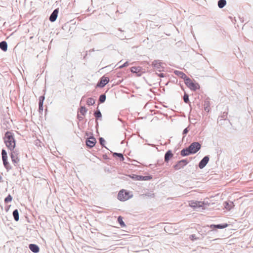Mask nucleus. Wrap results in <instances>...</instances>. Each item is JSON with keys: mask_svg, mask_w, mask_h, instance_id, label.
I'll use <instances>...</instances> for the list:
<instances>
[{"mask_svg": "<svg viewBox=\"0 0 253 253\" xmlns=\"http://www.w3.org/2000/svg\"><path fill=\"white\" fill-rule=\"evenodd\" d=\"M224 208H225L227 210H230L233 207V204L231 203V204H229L228 202H226L224 203Z\"/></svg>", "mask_w": 253, "mask_h": 253, "instance_id": "b1692460", "label": "nucleus"}, {"mask_svg": "<svg viewBox=\"0 0 253 253\" xmlns=\"http://www.w3.org/2000/svg\"><path fill=\"white\" fill-rule=\"evenodd\" d=\"M1 157H2V161H3V165L4 168L6 169H11L9 163L7 161V155L6 152L5 150H1Z\"/></svg>", "mask_w": 253, "mask_h": 253, "instance_id": "423d86ee", "label": "nucleus"}, {"mask_svg": "<svg viewBox=\"0 0 253 253\" xmlns=\"http://www.w3.org/2000/svg\"><path fill=\"white\" fill-rule=\"evenodd\" d=\"M205 203L202 201L191 200L188 201V205L193 209L202 208L204 209Z\"/></svg>", "mask_w": 253, "mask_h": 253, "instance_id": "39448f33", "label": "nucleus"}, {"mask_svg": "<svg viewBox=\"0 0 253 253\" xmlns=\"http://www.w3.org/2000/svg\"><path fill=\"white\" fill-rule=\"evenodd\" d=\"M86 103H87V104L88 106H91L93 105L94 104L95 101L94 99L92 98H88Z\"/></svg>", "mask_w": 253, "mask_h": 253, "instance_id": "a878e982", "label": "nucleus"}, {"mask_svg": "<svg viewBox=\"0 0 253 253\" xmlns=\"http://www.w3.org/2000/svg\"><path fill=\"white\" fill-rule=\"evenodd\" d=\"M96 143V139L94 137H89L85 141L86 145L89 148L94 146Z\"/></svg>", "mask_w": 253, "mask_h": 253, "instance_id": "f8f14e48", "label": "nucleus"}, {"mask_svg": "<svg viewBox=\"0 0 253 253\" xmlns=\"http://www.w3.org/2000/svg\"><path fill=\"white\" fill-rule=\"evenodd\" d=\"M158 76L160 77H164V75L162 73H160V74H158Z\"/></svg>", "mask_w": 253, "mask_h": 253, "instance_id": "c9c22d12", "label": "nucleus"}, {"mask_svg": "<svg viewBox=\"0 0 253 253\" xmlns=\"http://www.w3.org/2000/svg\"><path fill=\"white\" fill-rule=\"evenodd\" d=\"M2 181V177L0 176V182H1Z\"/></svg>", "mask_w": 253, "mask_h": 253, "instance_id": "4c0bfd02", "label": "nucleus"}, {"mask_svg": "<svg viewBox=\"0 0 253 253\" xmlns=\"http://www.w3.org/2000/svg\"><path fill=\"white\" fill-rule=\"evenodd\" d=\"M29 249L33 253H39L40 248L38 246L34 244H31L29 245Z\"/></svg>", "mask_w": 253, "mask_h": 253, "instance_id": "f3484780", "label": "nucleus"}, {"mask_svg": "<svg viewBox=\"0 0 253 253\" xmlns=\"http://www.w3.org/2000/svg\"><path fill=\"white\" fill-rule=\"evenodd\" d=\"M105 100V95L104 94L101 95L99 97L100 102H103Z\"/></svg>", "mask_w": 253, "mask_h": 253, "instance_id": "7c9ffc66", "label": "nucleus"}, {"mask_svg": "<svg viewBox=\"0 0 253 253\" xmlns=\"http://www.w3.org/2000/svg\"><path fill=\"white\" fill-rule=\"evenodd\" d=\"M94 116L96 118H99L101 117V113L99 111H96L95 113H94Z\"/></svg>", "mask_w": 253, "mask_h": 253, "instance_id": "c756f323", "label": "nucleus"}, {"mask_svg": "<svg viewBox=\"0 0 253 253\" xmlns=\"http://www.w3.org/2000/svg\"><path fill=\"white\" fill-rule=\"evenodd\" d=\"M130 71H131L132 73L136 74L138 76L145 73V70L140 66H133L130 69Z\"/></svg>", "mask_w": 253, "mask_h": 253, "instance_id": "6e6552de", "label": "nucleus"}, {"mask_svg": "<svg viewBox=\"0 0 253 253\" xmlns=\"http://www.w3.org/2000/svg\"><path fill=\"white\" fill-rule=\"evenodd\" d=\"M119 30L120 31H122L121 29L120 28L119 29Z\"/></svg>", "mask_w": 253, "mask_h": 253, "instance_id": "a19ab883", "label": "nucleus"}, {"mask_svg": "<svg viewBox=\"0 0 253 253\" xmlns=\"http://www.w3.org/2000/svg\"><path fill=\"white\" fill-rule=\"evenodd\" d=\"M44 100V97L43 96H41L39 97V111L42 112L43 111V103Z\"/></svg>", "mask_w": 253, "mask_h": 253, "instance_id": "6ab92c4d", "label": "nucleus"}, {"mask_svg": "<svg viewBox=\"0 0 253 253\" xmlns=\"http://www.w3.org/2000/svg\"><path fill=\"white\" fill-rule=\"evenodd\" d=\"M190 239H191L192 241H194V240H198V238L196 237V235L195 234H192L189 237Z\"/></svg>", "mask_w": 253, "mask_h": 253, "instance_id": "2f4dec72", "label": "nucleus"}, {"mask_svg": "<svg viewBox=\"0 0 253 253\" xmlns=\"http://www.w3.org/2000/svg\"><path fill=\"white\" fill-rule=\"evenodd\" d=\"M118 221L119 223V224H120L121 226L125 227L126 226L123 220L122 216H119L118 217Z\"/></svg>", "mask_w": 253, "mask_h": 253, "instance_id": "bb28decb", "label": "nucleus"}, {"mask_svg": "<svg viewBox=\"0 0 253 253\" xmlns=\"http://www.w3.org/2000/svg\"><path fill=\"white\" fill-rule=\"evenodd\" d=\"M226 4V0H219L218 1V6L220 8L224 7Z\"/></svg>", "mask_w": 253, "mask_h": 253, "instance_id": "4be33fe9", "label": "nucleus"}, {"mask_svg": "<svg viewBox=\"0 0 253 253\" xmlns=\"http://www.w3.org/2000/svg\"><path fill=\"white\" fill-rule=\"evenodd\" d=\"M154 63H158V62H157V61L155 60L154 62H152V64H154ZM159 63H161L159 62Z\"/></svg>", "mask_w": 253, "mask_h": 253, "instance_id": "e433bc0d", "label": "nucleus"}, {"mask_svg": "<svg viewBox=\"0 0 253 253\" xmlns=\"http://www.w3.org/2000/svg\"><path fill=\"white\" fill-rule=\"evenodd\" d=\"M3 139L6 147L10 151H13L16 145L13 133L10 131L5 132Z\"/></svg>", "mask_w": 253, "mask_h": 253, "instance_id": "f257e3e1", "label": "nucleus"}, {"mask_svg": "<svg viewBox=\"0 0 253 253\" xmlns=\"http://www.w3.org/2000/svg\"><path fill=\"white\" fill-rule=\"evenodd\" d=\"M132 193L127 190H120L118 194V199L120 201H127L132 198Z\"/></svg>", "mask_w": 253, "mask_h": 253, "instance_id": "7ed1b4c3", "label": "nucleus"}, {"mask_svg": "<svg viewBox=\"0 0 253 253\" xmlns=\"http://www.w3.org/2000/svg\"><path fill=\"white\" fill-rule=\"evenodd\" d=\"M201 148V145L197 142H193L186 149H183L181 151V155L186 156L190 154L196 153Z\"/></svg>", "mask_w": 253, "mask_h": 253, "instance_id": "f03ea898", "label": "nucleus"}, {"mask_svg": "<svg viewBox=\"0 0 253 253\" xmlns=\"http://www.w3.org/2000/svg\"><path fill=\"white\" fill-rule=\"evenodd\" d=\"M13 216L14 218V219L16 221H17L19 219V212L16 209L13 212Z\"/></svg>", "mask_w": 253, "mask_h": 253, "instance_id": "5701e85b", "label": "nucleus"}, {"mask_svg": "<svg viewBox=\"0 0 253 253\" xmlns=\"http://www.w3.org/2000/svg\"><path fill=\"white\" fill-rule=\"evenodd\" d=\"M58 13V8L54 9L49 17V20L51 22H54L57 19Z\"/></svg>", "mask_w": 253, "mask_h": 253, "instance_id": "4468645a", "label": "nucleus"}, {"mask_svg": "<svg viewBox=\"0 0 253 253\" xmlns=\"http://www.w3.org/2000/svg\"><path fill=\"white\" fill-rule=\"evenodd\" d=\"M172 157H173V154H172L171 151L170 150H169L166 153V154H165V158H164L165 161L168 163L169 162V159L172 158Z\"/></svg>", "mask_w": 253, "mask_h": 253, "instance_id": "a211bd4d", "label": "nucleus"}, {"mask_svg": "<svg viewBox=\"0 0 253 253\" xmlns=\"http://www.w3.org/2000/svg\"><path fill=\"white\" fill-rule=\"evenodd\" d=\"M109 81V79L108 77L103 76L101 78L100 82L97 84V86L103 87L108 83Z\"/></svg>", "mask_w": 253, "mask_h": 253, "instance_id": "9b49d317", "label": "nucleus"}, {"mask_svg": "<svg viewBox=\"0 0 253 253\" xmlns=\"http://www.w3.org/2000/svg\"><path fill=\"white\" fill-rule=\"evenodd\" d=\"M12 198L11 196L10 195H8V196L4 199V202L5 203L10 202L12 201Z\"/></svg>", "mask_w": 253, "mask_h": 253, "instance_id": "cd10ccee", "label": "nucleus"}, {"mask_svg": "<svg viewBox=\"0 0 253 253\" xmlns=\"http://www.w3.org/2000/svg\"><path fill=\"white\" fill-rule=\"evenodd\" d=\"M188 132V130H187V128H185L183 130V133H187Z\"/></svg>", "mask_w": 253, "mask_h": 253, "instance_id": "f704fd0d", "label": "nucleus"}, {"mask_svg": "<svg viewBox=\"0 0 253 253\" xmlns=\"http://www.w3.org/2000/svg\"><path fill=\"white\" fill-rule=\"evenodd\" d=\"M184 83L188 87L192 90H196L200 88V86L198 84L194 82L189 78L184 80Z\"/></svg>", "mask_w": 253, "mask_h": 253, "instance_id": "20e7f679", "label": "nucleus"}, {"mask_svg": "<svg viewBox=\"0 0 253 253\" xmlns=\"http://www.w3.org/2000/svg\"><path fill=\"white\" fill-rule=\"evenodd\" d=\"M184 102L188 103L189 102L188 95L186 93H184L183 96Z\"/></svg>", "mask_w": 253, "mask_h": 253, "instance_id": "c85d7f7f", "label": "nucleus"}, {"mask_svg": "<svg viewBox=\"0 0 253 253\" xmlns=\"http://www.w3.org/2000/svg\"><path fill=\"white\" fill-rule=\"evenodd\" d=\"M132 177L134 180L137 181H147L152 179V177L150 176H143L137 175H134Z\"/></svg>", "mask_w": 253, "mask_h": 253, "instance_id": "9d476101", "label": "nucleus"}, {"mask_svg": "<svg viewBox=\"0 0 253 253\" xmlns=\"http://www.w3.org/2000/svg\"><path fill=\"white\" fill-rule=\"evenodd\" d=\"M209 160L208 156L204 157V158L199 163V168L203 169L206 166Z\"/></svg>", "mask_w": 253, "mask_h": 253, "instance_id": "ddd939ff", "label": "nucleus"}, {"mask_svg": "<svg viewBox=\"0 0 253 253\" xmlns=\"http://www.w3.org/2000/svg\"><path fill=\"white\" fill-rule=\"evenodd\" d=\"M123 67H125V65H122V66H120V67H119V68H123Z\"/></svg>", "mask_w": 253, "mask_h": 253, "instance_id": "58836bf2", "label": "nucleus"}, {"mask_svg": "<svg viewBox=\"0 0 253 253\" xmlns=\"http://www.w3.org/2000/svg\"><path fill=\"white\" fill-rule=\"evenodd\" d=\"M0 48L3 51L7 50V43L5 41H2L0 42Z\"/></svg>", "mask_w": 253, "mask_h": 253, "instance_id": "412c9836", "label": "nucleus"}, {"mask_svg": "<svg viewBox=\"0 0 253 253\" xmlns=\"http://www.w3.org/2000/svg\"><path fill=\"white\" fill-rule=\"evenodd\" d=\"M124 63L126 64V63H128V62H127V61H126Z\"/></svg>", "mask_w": 253, "mask_h": 253, "instance_id": "ea45409f", "label": "nucleus"}, {"mask_svg": "<svg viewBox=\"0 0 253 253\" xmlns=\"http://www.w3.org/2000/svg\"><path fill=\"white\" fill-rule=\"evenodd\" d=\"M11 152L10 154V157L12 161V162H13V164L15 165L16 164H17L19 162V158L18 156V153L14 150H11Z\"/></svg>", "mask_w": 253, "mask_h": 253, "instance_id": "0eeeda50", "label": "nucleus"}, {"mask_svg": "<svg viewBox=\"0 0 253 253\" xmlns=\"http://www.w3.org/2000/svg\"><path fill=\"white\" fill-rule=\"evenodd\" d=\"M188 162L186 160H182L179 161L177 164L174 165V168L176 169H182L188 164Z\"/></svg>", "mask_w": 253, "mask_h": 253, "instance_id": "1a4fd4ad", "label": "nucleus"}, {"mask_svg": "<svg viewBox=\"0 0 253 253\" xmlns=\"http://www.w3.org/2000/svg\"><path fill=\"white\" fill-rule=\"evenodd\" d=\"M174 73L175 75H176V76H178L179 77L183 79H184V80L186 79H187L188 78L187 76L186 75H185L184 73H183L181 71H178V70H175L174 71Z\"/></svg>", "mask_w": 253, "mask_h": 253, "instance_id": "dca6fc26", "label": "nucleus"}, {"mask_svg": "<svg viewBox=\"0 0 253 253\" xmlns=\"http://www.w3.org/2000/svg\"><path fill=\"white\" fill-rule=\"evenodd\" d=\"M117 155L119 157H120L122 161H123L124 160V156H123V155L122 154H120V153H114V155Z\"/></svg>", "mask_w": 253, "mask_h": 253, "instance_id": "473e14b6", "label": "nucleus"}, {"mask_svg": "<svg viewBox=\"0 0 253 253\" xmlns=\"http://www.w3.org/2000/svg\"><path fill=\"white\" fill-rule=\"evenodd\" d=\"M99 142L101 145H103V143L105 142V140L102 137L100 138Z\"/></svg>", "mask_w": 253, "mask_h": 253, "instance_id": "72a5a7b5", "label": "nucleus"}, {"mask_svg": "<svg viewBox=\"0 0 253 253\" xmlns=\"http://www.w3.org/2000/svg\"><path fill=\"white\" fill-rule=\"evenodd\" d=\"M86 112V110L84 106L81 107L79 111V114L78 116H79L80 115H82L83 116H84Z\"/></svg>", "mask_w": 253, "mask_h": 253, "instance_id": "393cba45", "label": "nucleus"}, {"mask_svg": "<svg viewBox=\"0 0 253 253\" xmlns=\"http://www.w3.org/2000/svg\"><path fill=\"white\" fill-rule=\"evenodd\" d=\"M228 226V224L227 223H224L222 225H213V224H212V225H210V227H211V229H213V228H218V229H223V228H226L227 226Z\"/></svg>", "mask_w": 253, "mask_h": 253, "instance_id": "aec40b11", "label": "nucleus"}, {"mask_svg": "<svg viewBox=\"0 0 253 253\" xmlns=\"http://www.w3.org/2000/svg\"><path fill=\"white\" fill-rule=\"evenodd\" d=\"M153 68L154 71L158 74V72H161L164 71V68L161 64H153Z\"/></svg>", "mask_w": 253, "mask_h": 253, "instance_id": "2eb2a0df", "label": "nucleus"}]
</instances>
